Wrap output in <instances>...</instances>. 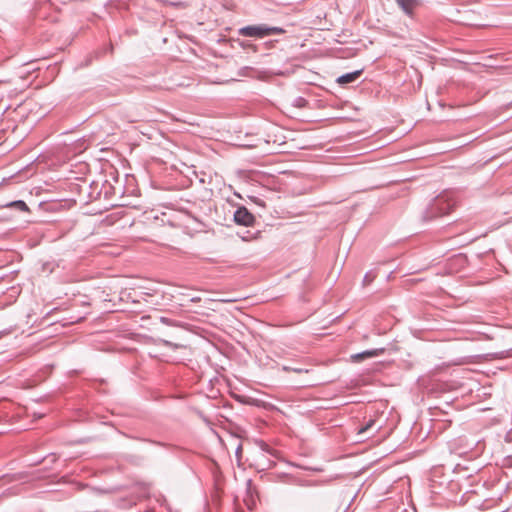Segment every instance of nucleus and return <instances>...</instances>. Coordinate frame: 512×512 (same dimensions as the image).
Returning <instances> with one entry per match:
<instances>
[{
	"label": "nucleus",
	"mask_w": 512,
	"mask_h": 512,
	"mask_svg": "<svg viewBox=\"0 0 512 512\" xmlns=\"http://www.w3.org/2000/svg\"><path fill=\"white\" fill-rule=\"evenodd\" d=\"M240 452H241V446H239V447L237 448V451H236L237 455H238Z\"/></svg>",
	"instance_id": "obj_13"
},
{
	"label": "nucleus",
	"mask_w": 512,
	"mask_h": 512,
	"mask_svg": "<svg viewBox=\"0 0 512 512\" xmlns=\"http://www.w3.org/2000/svg\"><path fill=\"white\" fill-rule=\"evenodd\" d=\"M368 280H369V277H368V275L366 274V275H365V277H364V281L366 282V281H368Z\"/></svg>",
	"instance_id": "obj_15"
},
{
	"label": "nucleus",
	"mask_w": 512,
	"mask_h": 512,
	"mask_svg": "<svg viewBox=\"0 0 512 512\" xmlns=\"http://www.w3.org/2000/svg\"><path fill=\"white\" fill-rule=\"evenodd\" d=\"M241 238L244 240V241H249L251 240L253 237L251 235V233L249 231L246 232V234L244 236H241Z\"/></svg>",
	"instance_id": "obj_10"
},
{
	"label": "nucleus",
	"mask_w": 512,
	"mask_h": 512,
	"mask_svg": "<svg viewBox=\"0 0 512 512\" xmlns=\"http://www.w3.org/2000/svg\"><path fill=\"white\" fill-rule=\"evenodd\" d=\"M374 424H375L374 420H369L366 425H364L363 427H361L359 429V433L360 434L366 433Z\"/></svg>",
	"instance_id": "obj_8"
},
{
	"label": "nucleus",
	"mask_w": 512,
	"mask_h": 512,
	"mask_svg": "<svg viewBox=\"0 0 512 512\" xmlns=\"http://www.w3.org/2000/svg\"><path fill=\"white\" fill-rule=\"evenodd\" d=\"M3 207L11 208V209H14V210L19 211V212H27V211H29V208H28L27 204L24 201H22V200H16V201H12V202L6 203L5 205H3Z\"/></svg>",
	"instance_id": "obj_7"
},
{
	"label": "nucleus",
	"mask_w": 512,
	"mask_h": 512,
	"mask_svg": "<svg viewBox=\"0 0 512 512\" xmlns=\"http://www.w3.org/2000/svg\"><path fill=\"white\" fill-rule=\"evenodd\" d=\"M284 33L285 30L283 28L277 26H269L264 23L256 25H247L241 27L238 30V35L255 39H263L271 35H281Z\"/></svg>",
	"instance_id": "obj_2"
},
{
	"label": "nucleus",
	"mask_w": 512,
	"mask_h": 512,
	"mask_svg": "<svg viewBox=\"0 0 512 512\" xmlns=\"http://www.w3.org/2000/svg\"><path fill=\"white\" fill-rule=\"evenodd\" d=\"M161 321H162V322H164V323H168V320H167V318H165V317H162V318H161Z\"/></svg>",
	"instance_id": "obj_12"
},
{
	"label": "nucleus",
	"mask_w": 512,
	"mask_h": 512,
	"mask_svg": "<svg viewBox=\"0 0 512 512\" xmlns=\"http://www.w3.org/2000/svg\"><path fill=\"white\" fill-rule=\"evenodd\" d=\"M241 47L244 49L252 48V49L256 50V46L250 42H241Z\"/></svg>",
	"instance_id": "obj_9"
},
{
	"label": "nucleus",
	"mask_w": 512,
	"mask_h": 512,
	"mask_svg": "<svg viewBox=\"0 0 512 512\" xmlns=\"http://www.w3.org/2000/svg\"><path fill=\"white\" fill-rule=\"evenodd\" d=\"M511 435H512V431H509V434L507 435V437L509 438V440H511Z\"/></svg>",
	"instance_id": "obj_14"
},
{
	"label": "nucleus",
	"mask_w": 512,
	"mask_h": 512,
	"mask_svg": "<svg viewBox=\"0 0 512 512\" xmlns=\"http://www.w3.org/2000/svg\"><path fill=\"white\" fill-rule=\"evenodd\" d=\"M361 73H362V70H357L354 72H350V73L341 75L340 77L337 78V83L342 84V85L352 83L359 78Z\"/></svg>",
	"instance_id": "obj_5"
},
{
	"label": "nucleus",
	"mask_w": 512,
	"mask_h": 512,
	"mask_svg": "<svg viewBox=\"0 0 512 512\" xmlns=\"http://www.w3.org/2000/svg\"><path fill=\"white\" fill-rule=\"evenodd\" d=\"M457 202L456 193L454 191H444L429 205L425 218L433 219L446 215L456 207Z\"/></svg>",
	"instance_id": "obj_1"
},
{
	"label": "nucleus",
	"mask_w": 512,
	"mask_h": 512,
	"mask_svg": "<svg viewBox=\"0 0 512 512\" xmlns=\"http://www.w3.org/2000/svg\"><path fill=\"white\" fill-rule=\"evenodd\" d=\"M293 371H295V372H298V373H299V372H301L302 370H301V369H293Z\"/></svg>",
	"instance_id": "obj_16"
},
{
	"label": "nucleus",
	"mask_w": 512,
	"mask_h": 512,
	"mask_svg": "<svg viewBox=\"0 0 512 512\" xmlns=\"http://www.w3.org/2000/svg\"><path fill=\"white\" fill-rule=\"evenodd\" d=\"M192 302H199L200 301V298L199 297H195V298H192L191 299Z\"/></svg>",
	"instance_id": "obj_11"
},
{
	"label": "nucleus",
	"mask_w": 512,
	"mask_h": 512,
	"mask_svg": "<svg viewBox=\"0 0 512 512\" xmlns=\"http://www.w3.org/2000/svg\"><path fill=\"white\" fill-rule=\"evenodd\" d=\"M383 351H384V349L366 350V351H363L361 353L352 355V359L354 361H361V360L366 359V358H371V357L378 356L379 354L383 353Z\"/></svg>",
	"instance_id": "obj_6"
},
{
	"label": "nucleus",
	"mask_w": 512,
	"mask_h": 512,
	"mask_svg": "<svg viewBox=\"0 0 512 512\" xmlns=\"http://www.w3.org/2000/svg\"><path fill=\"white\" fill-rule=\"evenodd\" d=\"M233 218L236 224L247 227L253 226L256 221L255 216L244 206L234 212Z\"/></svg>",
	"instance_id": "obj_3"
},
{
	"label": "nucleus",
	"mask_w": 512,
	"mask_h": 512,
	"mask_svg": "<svg viewBox=\"0 0 512 512\" xmlns=\"http://www.w3.org/2000/svg\"><path fill=\"white\" fill-rule=\"evenodd\" d=\"M408 16H412L414 9L418 6L419 0H395Z\"/></svg>",
	"instance_id": "obj_4"
}]
</instances>
